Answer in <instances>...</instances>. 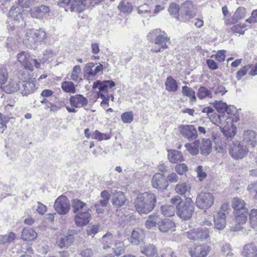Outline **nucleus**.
<instances>
[{
	"label": "nucleus",
	"instance_id": "f257e3e1",
	"mask_svg": "<svg viewBox=\"0 0 257 257\" xmlns=\"http://www.w3.org/2000/svg\"><path fill=\"white\" fill-rule=\"evenodd\" d=\"M170 202L172 205L176 206V213L180 217L184 220L191 218L195 207L191 198L188 197L183 202L181 197L176 195L171 199Z\"/></svg>",
	"mask_w": 257,
	"mask_h": 257
},
{
	"label": "nucleus",
	"instance_id": "f03ea898",
	"mask_svg": "<svg viewBox=\"0 0 257 257\" xmlns=\"http://www.w3.org/2000/svg\"><path fill=\"white\" fill-rule=\"evenodd\" d=\"M155 195L149 192L139 194L134 201L136 210L140 214H148L154 208L156 203Z\"/></svg>",
	"mask_w": 257,
	"mask_h": 257
},
{
	"label": "nucleus",
	"instance_id": "7ed1b4c3",
	"mask_svg": "<svg viewBox=\"0 0 257 257\" xmlns=\"http://www.w3.org/2000/svg\"><path fill=\"white\" fill-rule=\"evenodd\" d=\"M46 33L42 29H29L25 33L23 42L26 45L35 49L46 38Z\"/></svg>",
	"mask_w": 257,
	"mask_h": 257
},
{
	"label": "nucleus",
	"instance_id": "20e7f679",
	"mask_svg": "<svg viewBox=\"0 0 257 257\" xmlns=\"http://www.w3.org/2000/svg\"><path fill=\"white\" fill-rule=\"evenodd\" d=\"M148 40L151 43H154L160 46L158 49H154L155 52L163 51L167 48V42L170 41V38L164 31H162L160 29L153 30L147 35Z\"/></svg>",
	"mask_w": 257,
	"mask_h": 257
},
{
	"label": "nucleus",
	"instance_id": "39448f33",
	"mask_svg": "<svg viewBox=\"0 0 257 257\" xmlns=\"http://www.w3.org/2000/svg\"><path fill=\"white\" fill-rule=\"evenodd\" d=\"M229 146V154L235 159L242 158L248 151L246 145L244 146L243 143L237 141L230 142Z\"/></svg>",
	"mask_w": 257,
	"mask_h": 257
},
{
	"label": "nucleus",
	"instance_id": "423d86ee",
	"mask_svg": "<svg viewBox=\"0 0 257 257\" xmlns=\"http://www.w3.org/2000/svg\"><path fill=\"white\" fill-rule=\"evenodd\" d=\"M214 201V197L211 193L201 192L197 197L196 203L199 208L206 209L212 206Z\"/></svg>",
	"mask_w": 257,
	"mask_h": 257
},
{
	"label": "nucleus",
	"instance_id": "0eeeda50",
	"mask_svg": "<svg viewBox=\"0 0 257 257\" xmlns=\"http://www.w3.org/2000/svg\"><path fill=\"white\" fill-rule=\"evenodd\" d=\"M54 207L58 214L65 215L69 212L70 209L69 201L65 196L61 195L55 200Z\"/></svg>",
	"mask_w": 257,
	"mask_h": 257
},
{
	"label": "nucleus",
	"instance_id": "6e6552de",
	"mask_svg": "<svg viewBox=\"0 0 257 257\" xmlns=\"http://www.w3.org/2000/svg\"><path fill=\"white\" fill-rule=\"evenodd\" d=\"M211 250L208 244L194 245L189 247L188 252L191 257H206Z\"/></svg>",
	"mask_w": 257,
	"mask_h": 257
},
{
	"label": "nucleus",
	"instance_id": "1a4fd4ad",
	"mask_svg": "<svg viewBox=\"0 0 257 257\" xmlns=\"http://www.w3.org/2000/svg\"><path fill=\"white\" fill-rule=\"evenodd\" d=\"M187 234L188 238L192 241L203 240L209 236V230L206 228H194L187 231Z\"/></svg>",
	"mask_w": 257,
	"mask_h": 257
},
{
	"label": "nucleus",
	"instance_id": "9d476101",
	"mask_svg": "<svg viewBox=\"0 0 257 257\" xmlns=\"http://www.w3.org/2000/svg\"><path fill=\"white\" fill-rule=\"evenodd\" d=\"M179 130L182 135L189 141L194 140L198 137L197 131L193 125H182Z\"/></svg>",
	"mask_w": 257,
	"mask_h": 257
},
{
	"label": "nucleus",
	"instance_id": "9b49d317",
	"mask_svg": "<svg viewBox=\"0 0 257 257\" xmlns=\"http://www.w3.org/2000/svg\"><path fill=\"white\" fill-rule=\"evenodd\" d=\"M180 10L188 19H192L197 14L196 7L190 1H186L181 6Z\"/></svg>",
	"mask_w": 257,
	"mask_h": 257
},
{
	"label": "nucleus",
	"instance_id": "f8f14e48",
	"mask_svg": "<svg viewBox=\"0 0 257 257\" xmlns=\"http://www.w3.org/2000/svg\"><path fill=\"white\" fill-rule=\"evenodd\" d=\"M50 12L49 7L44 5L35 7L30 10V14L32 17L42 19L46 17Z\"/></svg>",
	"mask_w": 257,
	"mask_h": 257
},
{
	"label": "nucleus",
	"instance_id": "ddd939ff",
	"mask_svg": "<svg viewBox=\"0 0 257 257\" xmlns=\"http://www.w3.org/2000/svg\"><path fill=\"white\" fill-rule=\"evenodd\" d=\"M91 218V215L89 210L80 211L75 216V221L76 225L82 227L87 225Z\"/></svg>",
	"mask_w": 257,
	"mask_h": 257
},
{
	"label": "nucleus",
	"instance_id": "4468645a",
	"mask_svg": "<svg viewBox=\"0 0 257 257\" xmlns=\"http://www.w3.org/2000/svg\"><path fill=\"white\" fill-rule=\"evenodd\" d=\"M152 183L153 187L160 189H165L168 186L167 180L161 173H156L154 175Z\"/></svg>",
	"mask_w": 257,
	"mask_h": 257
},
{
	"label": "nucleus",
	"instance_id": "2eb2a0df",
	"mask_svg": "<svg viewBox=\"0 0 257 257\" xmlns=\"http://www.w3.org/2000/svg\"><path fill=\"white\" fill-rule=\"evenodd\" d=\"M74 240V237L72 234H64L58 236L56 244L60 248H68Z\"/></svg>",
	"mask_w": 257,
	"mask_h": 257
},
{
	"label": "nucleus",
	"instance_id": "dca6fc26",
	"mask_svg": "<svg viewBox=\"0 0 257 257\" xmlns=\"http://www.w3.org/2000/svg\"><path fill=\"white\" fill-rule=\"evenodd\" d=\"M214 227L217 230L223 229L226 226V215L224 212L221 211L214 215Z\"/></svg>",
	"mask_w": 257,
	"mask_h": 257
},
{
	"label": "nucleus",
	"instance_id": "f3484780",
	"mask_svg": "<svg viewBox=\"0 0 257 257\" xmlns=\"http://www.w3.org/2000/svg\"><path fill=\"white\" fill-rule=\"evenodd\" d=\"M17 60L25 69L33 70V64L30 62V56L28 53L25 51L20 52L17 55Z\"/></svg>",
	"mask_w": 257,
	"mask_h": 257
},
{
	"label": "nucleus",
	"instance_id": "a211bd4d",
	"mask_svg": "<svg viewBox=\"0 0 257 257\" xmlns=\"http://www.w3.org/2000/svg\"><path fill=\"white\" fill-rule=\"evenodd\" d=\"M69 101L71 106L75 108L84 107L86 106L88 103L87 99L81 94L71 96L70 97Z\"/></svg>",
	"mask_w": 257,
	"mask_h": 257
},
{
	"label": "nucleus",
	"instance_id": "6ab92c4d",
	"mask_svg": "<svg viewBox=\"0 0 257 257\" xmlns=\"http://www.w3.org/2000/svg\"><path fill=\"white\" fill-rule=\"evenodd\" d=\"M22 86L23 89H22L21 94L23 96H28L33 93L37 88L34 79L24 81L23 82Z\"/></svg>",
	"mask_w": 257,
	"mask_h": 257
},
{
	"label": "nucleus",
	"instance_id": "aec40b11",
	"mask_svg": "<svg viewBox=\"0 0 257 257\" xmlns=\"http://www.w3.org/2000/svg\"><path fill=\"white\" fill-rule=\"evenodd\" d=\"M256 135L254 132L251 130H247L244 132L243 135V142L246 144V146L254 147L256 145Z\"/></svg>",
	"mask_w": 257,
	"mask_h": 257
},
{
	"label": "nucleus",
	"instance_id": "412c9836",
	"mask_svg": "<svg viewBox=\"0 0 257 257\" xmlns=\"http://www.w3.org/2000/svg\"><path fill=\"white\" fill-rule=\"evenodd\" d=\"M88 4L87 0H73L69 10L71 12L81 13L85 9Z\"/></svg>",
	"mask_w": 257,
	"mask_h": 257
},
{
	"label": "nucleus",
	"instance_id": "4be33fe9",
	"mask_svg": "<svg viewBox=\"0 0 257 257\" xmlns=\"http://www.w3.org/2000/svg\"><path fill=\"white\" fill-rule=\"evenodd\" d=\"M246 15V10L243 7H239L235 11L234 13L231 22L229 20H225V23L227 25H230L232 24H235L239 20L243 19Z\"/></svg>",
	"mask_w": 257,
	"mask_h": 257
},
{
	"label": "nucleus",
	"instance_id": "5701e85b",
	"mask_svg": "<svg viewBox=\"0 0 257 257\" xmlns=\"http://www.w3.org/2000/svg\"><path fill=\"white\" fill-rule=\"evenodd\" d=\"M168 157L172 163H178L184 160L182 153L179 151L172 150L168 151Z\"/></svg>",
	"mask_w": 257,
	"mask_h": 257
},
{
	"label": "nucleus",
	"instance_id": "b1692460",
	"mask_svg": "<svg viewBox=\"0 0 257 257\" xmlns=\"http://www.w3.org/2000/svg\"><path fill=\"white\" fill-rule=\"evenodd\" d=\"M144 231L139 228L134 230L130 237V242L134 245H138L143 241Z\"/></svg>",
	"mask_w": 257,
	"mask_h": 257
},
{
	"label": "nucleus",
	"instance_id": "393cba45",
	"mask_svg": "<svg viewBox=\"0 0 257 257\" xmlns=\"http://www.w3.org/2000/svg\"><path fill=\"white\" fill-rule=\"evenodd\" d=\"M242 253L244 257H253L257 254V245L253 243L246 244Z\"/></svg>",
	"mask_w": 257,
	"mask_h": 257
},
{
	"label": "nucleus",
	"instance_id": "a878e982",
	"mask_svg": "<svg viewBox=\"0 0 257 257\" xmlns=\"http://www.w3.org/2000/svg\"><path fill=\"white\" fill-rule=\"evenodd\" d=\"M4 91L7 93H13L20 89V82L14 79H11L8 83L4 86Z\"/></svg>",
	"mask_w": 257,
	"mask_h": 257
},
{
	"label": "nucleus",
	"instance_id": "bb28decb",
	"mask_svg": "<svg viewBox=\"0 0 257 257\" xmlns=\"http://www.w3.org/2000/svg\"><path fill=\"white\" fill-rule=\"evenodd\" d=\"M166 90L169 92H175L179 88L177 81L171 76L167 77L165 82Z\"/></svg>",
	"mask_w": 257,
	"mask_h": 257
},
{
	"label": "nucleus",
	"instance_id": "cd10ccee",
	"mask_svg": "<svg viewBox=\"0 0 257 257\" xmlns=\"http://www.w3.org/2000/svg\"><path fill=\"white\" fill-rule=\"evenodd\" d=\"M72 207L74 213L89 210L87 205L78 199H75L72 200Z\"/></svg>",
	"mask_w": 257,
	"mask_h": 257
},
{
	"label": "nucleus",
	"instance_id": "c85d7f7f",
	"mask_svg": "<svg viewBox=\"0 0 257 257\" xmlns=\"http://www.w3.org/2000/svg\"><path fill=\"white\" fill-rule=\"evenodd\" d=\"M224 137L228 141V143H230L231 140L235 136L236 133V127L233 124H231L230 127L227 128H222L219 127Z\"/></svg>",
	"mask_w": 257,
	"mask_h": 257
},
{
	"label": "nucleus",
	"instance_id": "c756f323",
	"mask_svg": "<svg viewBox=\"0 0 257 257\" xmlns=\"http://www.w3.org/2000/svg\"><path fill=\"white\" fill-rule=\"evenodd\" d=\"M160 231L166 232L175 227V223L169 219H165L158 223Z\"/></svg>",
	"mask_w": 257,
	"mask_h": 257
},
{
	"label": "nucleus",
	"instance_id": "7c9ffc66",
	"mask_svg": "<svg viewBox=\"0 0 257 257\" xmlns=\"http://www.w3.org/2000/svg\"><path fill=\"white\" fill-rule=\"evenodd\" d=\"M115 236L111 232H108L104 234L101 239V242L104 249L109 248L111 247L113 243H114Z\"/></svg>",
	"mask_w": 257,
	"mask_h": 257
},
{
	"label": "nucleus",
	"instance_id": "2f4dec72",
	"mask_svg": "<svg viewBox=\"0 0 257 257\" xmlns=\"http://www.w3.org/2000/svg\"><path fill=\"white\" fill-rule=\"evenodd\" d=\"M115 84V82L112 80H105L103 81L98 80L93 83V88H98L100 91H103L105 90L108 86L111 88L114 86Z\"/></svg>",
	"mask_w": 257,
	"mask_h": 257
},
{
	"label": "nucleus",
	"instance_id": "473e14b6",
	"mask_svg": "<svg viewBox=\"0 0 257 257\" xmlns=\"http://www.w3.org/2000/svg\"><path fill=\"white\" fill-rule=\"evenodd\" d=\"M200 142L199 140H196L193 143H187L185 147L189 153L192 155H196L199 153Z\"/></svg>",
	"mask_w": 257,
	"mask_h": 257
},
{
	"label": "nucleus",
	"instance_id": "72a5a7b5",
	"mask_svg": "<svg viewBox=\"0 0 257 257\" xmlns=\"http://www.w3.org/2000/svg\"><path fill=\"white\" fill-rule=\"evenodd\" d=\"M142 253L147 256H152L157 253V249L153 244H145L141 247Z\"/></svg>",
	"mask_w": 257,
	"mask_h": 257
},
{
	"label": "nucleus",
	"instance_id": "f704fd0d",
	"mask_svg": "<svg viewBox=\"0 0 257 257\" xmlns=\"http://www.w3.org/2000/svg\"><path fill=\"white\" fill-rule=\"evenodd\" d=\"M37 233L36 231L30 228H25L23 229L21 238L24 240H32L36 238Z\"/></svg>",
	"mask_w": 257,
	"mask_h": 257
},
{
	"label": "nucleus",
	"instance_id": "c9c22d12",
	"mask_svg": "<svg viewBox=\"0 0 257 257\" xmlns=\"http://www.w3.org/2000/svg\"><path fill=\"white\" fill-rule=\"evenodd\" d=\"M248 215V209L235 211V218L236 222L239 224H244L247 221Z\"/></svg>",
	"mask_w": 257,
	"mask_h": 257
},
{
	"label": "nucleus",
	"instance_id": "e433bc0d",
	"mask_svg": "<svg viewBox=\"0 0 257 257\" xmlns=\"http://www.w3.org/2000/svg\"><path fill=\"white\" fill-rule=\"evenodd\" d=\"M201 153L204 155L207 156L212 151V143L209 139H203L202 141L201 146H200Z\"/></svg>",
	"mask_w": 257,
	"mask_h": 257
},
{
	"label": "nucleus",
	"instance_id": "4c0bfd02",
	"mask_svg": "<svg viewBox=\"0 0 257 257\" xmlns=\"http://www.w3.org/2000/svg\"><path fill=\"white\" fill-rule=\"evenodd\" d=\"M245 205L244 201L238 197L233 198L231 202L232 207L236 211L247 209Z\"/></svg>",
	"mask_w": 257,
	"mask_h": 257
},
{
	"label": "nucleus",
	"instance_id": "58836bf2",
	"mask_svg": "<svg viewBox=\"0 0 257 257\" xmlns=\"http://www.w3.org/2000/svg\"><path fill=\"white\" fill-rule=\"evenodd\" d=\"M126 199L122 192H117L114 194L112 203L116 206L121 207L125 202Z\"/></svg>",
	"mask_w": 257,
	"mask_h": 257
},
{
	"label": "nucleus",
	"instance_id": "ea45409f",
	"mask_svg": "<svg viewBox=\"0 0 257 257\" xmlns=\"http://www.w3.org/2000/svg\"><path fill=\"white\" fill-rule=\"evenodd\" d=\"M118 9L121 12L124 14H130L133 9L131 3L124 1H121L117 7Z\"/></svg>",
	"mask_w": 257,
	"mask_h": 257
},
{
	"label": "nucleus",
	"instance_id": "a19ab883",
	"mask_svg": "<svg viewBox=\"0 0 257 257\" xmlns=\"http://www.w3.org/2000/svg\"><path fill=\"white\" fill-rule=\"evenodd\" d=\"M212 81L214 82V84L215 85L214 86L211 87V89L214 91V94H221L222 95L227 92L225 88L219 82L218 79L216 78H213Z\"/></svg>",
	"mask_w": 257,
	"mask_h": 257
},
{
	"label": "nucleus",
	"instance_id": "79ce46f5",
	"mask_svg": "<svg viewBox=\"0 0 257 257\" xmlns=\"http://www.w3.org/2000/svg\"><path fill=\"white\" fill-rule=\"evenodd\" d=\"M182 93L184 96L189 97L191 102H196V97L195 96V92L190 87L187 86H183Z\"/></svg>",
	"mask_w": 257,
	"mask_h": 257
},
{
	"label": "nucleus",
	"instance_id": "37998d69",
	"mask_svg": "<svg viewBox=\"0 0 257 257\" xmlns=\"http://www.w3.org/2000/svg\"><path fill=\"white\" fill-rule=\"evenodd\" d=\"M160 218L158 215H150L145 222V226L148 229H152L159 223Z\"/></svg>",
	"mask_w": 257,
	"mask_h": 257
},
{
	"label": "nucleus",
	"instance_id": "c03bdc74",
	"mask_svg": "<svg viewBox=\"0 0 257 257\" xmlns=\"http://www.w3.org/2000/svg\"><path fill=\"white\" fill-rule=\"evenodd\" d=\"M197 96L200 99L206 97L212 98L213 97L211 91L205 86H201L199 88L197 92Z\"/></svg>",
	"mask_w": 257,
	"mask_h": 257
},
{
	"label": "nucleus",
	"instance_id": "a18cd8bd",
	"mask_svg": "<svg viewBox=\"0 0 257 257\" xmlns=\"http://www.w3.org/2000/svg\"><path fill=\"white\" fill-rule=\"evenodd\" d=\"M112 249L116 255H119L124 253L125 246L123 241L115 240Z\"/></svg>",
	"mask_w": 257,
	"mask_h": 257
},
{
	"label": "nucleus",
	"instance_id": "49530a36",
	"mask_svg": "<svg viewBox=\"0 0 257 257\" xmlns=\"http://www.w3.org/2000/svg\"><path fill=\"white\" fill-rule=\"evenodd\" d=\"M248 215L249 225L252 228L255 229L257 227V209H251Z\"/></svg>",
	"mask_w": 257,
	"mask_h": 257
},
{
	"label": "nucleus",
	"instance_id": "de8ad7c7",
	"mask_svg": "<svg viewBox=\"0 0 257 257\" xmlns=\"http://www.w3.org/2000/svg\"><path fill=\"white\" fill-rule=\"evenodd\" d=\"M9 15L11 19L15 21V24L21 22H23V18L21 13L17 10L15 8L14 10L11 9L9 12Z\"/></svg>",
	"mask_w": 257,
	"mask_h": 257
},
{
	"label": "nucleus",
	"instance_id": "09e8293b",
	"mask_svg": "<svg viewBox=\"0 0 257 257\" xmlns=\"http://www.w3.org/2000/svg\"><path fill=\"white\" fill-rule=\"evenodd\" d=\"M81 69L79 65H76L74 67L71 75V79L75 81H79L82 80Z\"/></svg>",
	"mask_w": 257,
	"mask_h": 257
},
{
	"label": "nucleus",
	"instance_id": "8fccbe9b",
	"mask_svg": "<svg viewBox=\"0 0 257 257\" xmlns=\"http://www.w3.org/2000/svg\"><path fill=\"white\" fill-rule=\"evenodd\" d=\"M62 90L67 93H74L75 92V88L73 83L71 81H64L61 84Z\"/></svg>",
	"mask_w": 257,
	"mask_h": 257
},
{
	"label": "nucleus",
	"instance_id": "3c124183",
	"mask_svg": "<svg viewBox=\"0 0 257 257\" xmlns=\"http://www.w3.org/2000/svg\"><path fill=\"white\" fill-rule=\"evenodd\" d=\"M214 106L218 112L226 111L228 113H230L227 105L222 101L215 100L214 102Z\"/></svg>",
	"mask_w": 257,
	"mask_h": 257
},
{
	"label": "nucleus",
	"instance_id": "603ef678",
	"mask_svg": "<svg viewBox=\"0 0 257 257\" xmlns=\"http://www.w3.org/2000/svg\"><path fill=\"white\" fill-rule=\"evenodd\" d=\"M179 10V6L175 3H171L168 8V12L170 14L177 20H179L178 14Z\"/></svg>",
	"mask_w": 257,
	"mask_h": 257
},
{
	"label": "nucleus",
	"instance_id": "864d4df0",
	"mask_svg": "<svg viewBox=\"0 0 257 257\" xmlns=\"http://www.w3.org/2000/svg\"><path fill=\"white\" fill-rule=\"evenodd\" d=\"M190 189V187L185 183H179L175 187L176 193L181 195L185 194Z\"/></svg>",
	"mask_w": 257,
	"mask_h": 257
},
{
	"label": "nucleus",
	"instance_id": "5fc2aeb1",
	"mask_svg": "<svg viewBox=\"0 0 257 257\" xmlns=\"http://www.w3.org/2000/svg\"><path fill=\"white\" fill-rule=\"evenodd\" d=\"M161 210L163 215L167 216H172L174 215L175 211L174 206L170 205L162 206Z\"/></svg>",
	"mask_w": 257,
	"mask_h": 257
},
{
	"label": "nucleus",
	"instance_id": "6e6d98bb",
	"mask_svg": "<svg viewBox=\"0 0 257 257\" xmlns=\"http://www.w3.org/2000/svg\"><path fill=\"white\" fill-rule=\"evenodd\" d=\"M15 234L13 232H11L7 234L0 235V243L4 244L11 242L15 239Z\"/></svg>",
	"mask_w": 257,
	"mask_h": 257
},
{
	"label": "nucleus",
	"instance_id": "4d7b16f0",
	"mask_svg": "<svg viewBox=\"0 0 257 257\" xmlns=\"http://www.w3.org/2000/svg\"><path fill=\"white\" fill-rule=\"evenodd\" d=\"M91 137L93 139H96L101 141L108 140L111 137L109 134L101 133L98 131H95L91 135Z\"/></svg>",
	"mask_w": 257,
	"mask_h": 257
},
{
	"label": "nucleus",
	"instance_id": "13d9d810",
	"mask_svg": "<svg viewBox=\"0 0 257 257\" xmlns=\"http://www.w3.org/2000/svg\"><path fill=\"white\" fill-rule=\"evenodd\" d=\"M208 117L213 123L217 126H219L221 123L222 119L224 118V116L218 115L214 112L213 114H211V115H210Z\"/></svg>",
	"mask_w": 257,
	"mask_h": 257
},
{
	"label": "nucleus",
	"instance_id": "bf43d9fd",
	"mask_svg": "<svg viewBox=\"0 0 257 257\" xmlns=\"http://www.w3.org/2000/svg\"><path fill=\"white\" fill-rule=\"evenodd\" d=\"M121 119L123 122L125 123H131L134 119V114L132 111H127L121 115Z\"/></svg>",
	"mask_w": 257,
	"mask_h": 257
},
{
	"label": "nucleus",
	"instance_id": "052dcab7",
	"mask_svg": "<svg viewBox=\"0 0 257 257\" xmlns=\"http://www.w3.org/2000/svg\"><path fill=\"white\" fill-rule=\"evenodd\" d=\"M251 65L244 66L238 70L236 74V77L238 80L241 79L242 77L246 74L247 71L250 69Z\"/></svg>",
	"mask_w": 257,
	"mask_h": 257
},
{
	"label": "nucleus",
	"instance_id": "680f3d73",
	"mask_svg": "<svg viewBox=\"0 0 257 257\" xmlns=\"http://www.w3.org/2000/svg\"><path fill=\"white\" fill-rule=\"evenodd\" d=\"M8 78V72L7 69H0V85L5 84Z\"/></svg>",
	"mask_w": 257,
	"mask_h": 257
},
{
	"label": "nucleus",
	"instance_id": "e2e57ef3",
	"mask_svg": "<svg viewBox=\"0 0 257 257\" xmlns=\"http://www.w3.org/2000/svg\"><path fill=\"white\" fill-rule=\"evenodd\" d=\"M175 171L180 175H183L188 171V167L185 163L177 165L175 168Z\"/></svg>",
	"mask_w": 257,
	"mask_h": 257
},
{
	"label": "nucleus",
	"instance_id": "0e129e2a",
	"mask_svg": "<svg viewBox=\"0 0 257 257\" xmlns=\"http://www.w3.org/2000/svg\"><path fill=\"white\" fill-rule=\"evenodd\" d=\"M138 13L141 15L149 14L151 13V8L146 4L140 6L138 9Z\"/></svg>",
	"mask_w": 257,
	"mask_h": 257
},
{
	"label": "nucleus",
	"instance_id": "69168bd1",
	"mask_svg": "<svg viewBox=\"0 0 257 257\" xmlns=\"http://www.w3.org/2000/svg\"><path fill=\"white\" fill-rule=\"evenodd\" d=\"M10 118L0 113V127L5 130L7 128V123L9 121Z\"/></svg>",
	"mask_w": 257,
	"mask_h": 257
},
{
	"label": "nucleus",
	"instance_id": "338daca9",
	"mask_svg": "<svg viewBox=\"0 0 257 257\" xmlns=\"http://www.w3.org/2000/svg\"><path fill=\"white\" fill-rule=\"evenodd\" d=\"M247 190L252 194H253L254 197L257 199V182L251 183L247 187Z\"/></svg>",
	"mask_w": 257,
	"mask_h": 257
},
{
	"label": "nucleus",
	"instance_id": "774afa93",
	"mask_svg": "<svg viewBox=\"0 0 257 257\" xmlns=\"http://www.w3.org/2000/svg\"><path fill=\"white\" fill-rule=\"evenodd\" d=\"M221 251L226 256H232L233 254L231 251L230 246L228 244L223 245Z\"/></svg>",
	"mask_w": 257,
	"mask_h": 257
}]
</instances>
